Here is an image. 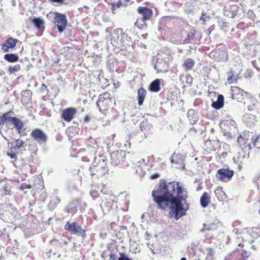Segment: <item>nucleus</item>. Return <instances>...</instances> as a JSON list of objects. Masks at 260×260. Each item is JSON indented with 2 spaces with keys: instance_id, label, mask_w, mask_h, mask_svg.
I'll list each match as a JSON object with an SVG mask.
<instances>
[{
  "instance_id": "a18cd8bd",
  "label": "nucleus",
  "mask_w": 260,
  "mask_h": 260,
  "mask_svg": "<svg viewBox=\"0 0 260 260\" xmlns=\"http://www.w3.org/2000/svg\"><path fill=\"white\" fill-rule=\"evenodd\" d=\"M119 255L120 256L118 257V260H133L126 256L124 253L120 252Z\"/></svg>"
},
{
  "instance_id": "bf43d9fd",
  "label": "nucleus",
  "mask_w": 260,
  "mask_h": 260,
  "mask_svg": "<svg viewBox=\"0 0 260 260\" xmlns=\"http://www.w3.org/2000/svg\"><path fill=\"white\" fill-rule=\"evenodd\" d=\"M90 117H89L88 115H87L85 117V118H84V121L85 122H87L89 121V120L90 119Z\"/></svg>"
},
{
  "instance_id": "bb28decb",
  "label": "nucleus",
  "mask_w": 260,
  "mask_h": 260,
  "mask_svg": "<svg viewBox=\"0 0 260 260\" xmlns=\"http://www.w3.org/2000/svg\"><path fill=\"white\" fill-rule=\"evenodd\" d=\"M31 22L38 29L41 30L44 28V21L40 18H34L31 19Z\"/></svg>"
},
{
  "instance_id": "2eb2a0df",
  "label": "nucleus",
  "mask_w": 260,
  "mask_h": 260,
  "mask_svg": "<svg viewBox=\"0 0 260 260\" xmlns=\"http://www.w3.org/2000/svg\"><path fill=\"white\" fill-rule=\"evenodd\" d=\"M7 120L9 121L16 128L18 133L20 134L23 127V122L16 117H10L7 116Z\"/></svg>"
},
{
  "instance_id": "052dcab7",
  "label": "nucleus",
  "mask_w": 260,
  "mask_h": 260,
  "mask_svg": "<svg viewBox=\"0 0 260 260\" xmlns=\"http://www.w3.org/2000/svg\"><path fill=\"white\" fill-rule=\"evenodd\" d=\"M52 250L50 249L48 252L46 253L47 256L48 258L50 257V254L51 253Z\"/></svg>"
},
{
  "instance_id": "ddd939ff",
  "label": "nucleus",
  "mask_w": 260,
  "mask_h": 260,
  "mask_svg": "<svg viewBox=\"0 0 260 260\" xmlns=\"http://www.w3.org/2000/svg\"><path fill=\"white\" fill-rule=\"evenodd\" d=\"M248 132H244L243 136L240 135L237 138V144L239 146L242 148L243 150H250L252 149L251 144L248 143V139L245 138L246 134H248Z\"/></svg>"
},
{
  "instance_id": "f704fd0d",
  "label": "nucleus",
  "mask_w": 260,
  "mask_h": 260,
  "mask_svg": "<svg viewBox=\"0 0 260 260\" xmlns=\"http://www.w3.org/2000/svg\"><path fill=\"white\" fill-rule=\"evenodd\" d=\"M21 70L20 64H16L14 66H10L8 69V71L9 74H14L16 72H19Z\"/></svg>"
},
{
  "instance_id": "b1692460",
  "label": "nucleus",
  "mask_w": 260,
  "mask_h": 260,
  "mask_svg": "<svg viewBox=\"0 0 260 260\" xmlns=\"http://www.w3.org/2000/svg\"><path fill=\"white\" fill-rule=\"evenodd\" d=\"M224 105V97L222 94H219L217 97V100L216 102H213L211 106L213 108L216 109H219L221 108Z\"/></svg>"
},
{
  "instance_id": "7ed1b4c3",
  "label": "nucleus",
  "mask_w": 260,
  "mask_h": 260,
  "mask_svg": "<svg viewBox=\"0 0 260 260\" xmlns=\"http://www.w3.org/2000/svg\"><path fill=\"white\" fill-rule=\"evenodd\" d=\"M111 43L112 45L118 48L123 49L129 45L131 38L127 34L123 32L121 28H118L114 30L111 35Z\"/></svg>"
},
{
  "instance_id": "4468645a",
  "label": "nucleus",
  "mask_w": 260,
  "mask_h": 260,
  "mask_svg": "<svg viewBox=\"0 0 260 260\" xmlns=\"http://www.w3.org/2000/svg\"><path fill=\"white\" fill-rule=\"evenodd\" d=\"M196 34V30L193 27L188 26L187 29H185L184 44L192 43L195 39Z\"/></svg>"
},
{
  "instance_id": "5fc2aeb1",
  "label": "nucleus",
  "mask_w": 260,
  "mask_h": 260,
  "mask_svg": "<svg viewBox=\"0 0 260 260\" xmlns=\"http://www.w3.org/2000/svg\"><path fill=\"white\" fill-rule=\"evenodd\" d=\"M42 91H44L48 90L47 86L45 84H42L41 87Z\"/></svg>"
},
{
  "instance_id": "72a5a7b5",
  "label": "nucleus",
  "mask_w": 260,
  "mask_h": 260,
  "mask_svg": "<svg viewBox=\"0 0 260 260\" xmlns=\"http://www.w3.org/2000/svg\"><path fill=\"white\" fill-rule=\"evenodd\" d=\"M251 141L253 146L257 149L260 148V135L255 136L254 137L251 138Z\"/></svg>"
},
{
  "instance_id": "412c9836",
  "label": "nucleus",
  "mask_w": 260,
  "mask_h": 260,
  "mask_svg": "<svg viewBox=\"0 0 260 260\" xmlns=\"http://www.w3.org/2000/svg\"><path fill=\"white\" fill-rule=\"evenodd\" d=\"M210 196L208 192H205L200 198V204L203 208H206L210 202Z\"/></svg>"
},
{
  "instance_id": "2f4dec72",
  "label": "nucleus",
  "mask_w": 260,
  "mask_h": 260,
  "mask_svg": "<svg viewBox=\"0 0 260 260\" xmlns=\"http://www.w3.org/2000/svg\"><path fill=\"white\" fill-rule=\"evenodd\" d=\"M4 58L9 62H15L19 60V57L16 54H6L4 55Z\"/></svg>"
},
{
  "instance_id": "423d86ee",
  "label": "nucleus",
  "mask_w": 260,
  "mask_h": 260,
  "mask_svg": "<svg viewBox=\"0 0 260 260\" xmlns=\"http://www.w3.org/2000/svg\"><path fill=\"white\" fill-rule=\"evenodd\" d=\"M100 112H104L109 110L112 105V97L108 92H105L99 96L96 102Z\"/></svg>"
},
{
  "instance_id": "3c124183",
  "label": "nucleus",
  "mask_w": 260,
  "mask_h": 260,
  "mask_svg": "<svg viewBox=\"0 0 260 260\" xmlns=\"http://www.w3.org/2000/svg\"><path fill=\"white\" fill-rule=\"evenodd\" d=\"M159 176H160V175L158 173H154V174H152L151 176L150 179L151 180H154V179L158 178Z\"/></svg>"
},
{
  "instance_id": "a211bd4d",
  "label": "nucleus",
  "mask_w": 260,
  "mask_h": 260,
  "mask_svg": "<svg viewBox=\"0 0 260 260\" xmlns=\"http://www.w3.org/2000/svg\"><path fill=\"white\" fill-rule=\"evenodd\" d=\"M179 80L183 88L192 85L193 78L190 74L181 75L179 77Z\"/></svg>"
},
{
  "instance_id": "f3484780",
  "label": "nucleus",
  "mask_w": 260,
  "mask_h": 260,
  "mask_svg": "<svg viewBox=\"0 0 260 260\" xmlns=\"http://www.w3.org/2000/svg\"><path fill=\"white\" fill-rule=\"evenodd\" d=\"M185 29H181L171 38L172 42L176 44H184Z\"/></svg>"
},
{
  "instance_id": "a878e982",
  "label": "nucleus",
  "mask_w": 260,
  "mask_h": 260,
  "mask_svg": "<svg viewBox=\"0 0 260 260\" xmlns=\"http://www.w3.org/2000/svg\"><path fill=\"white\" fill-rule=\"evenodd\" d=\"M146 90L143 88H140L138 90V104L141 106L143 104V102L146 95Z\"/></svg>"
},
{
  "instance_id": "dca6fc26",
  "label": "nucleus",
  "mask_w": 260,
  "mask_h": 260,
  "mask_svg": "<svg viewBox=\"0 0 260 260\" xmlns=\"http://www.w3.org/2000/svg\"><path fill=\"white\" fill-rule=\"evenodd\" d=\"M231 97L233 100H241L244 96V90L237 86H232Z\"/></svg>"
},
{
  "instance_id": "58836bf2",
  "label": "nucleus",
  "mask_w": 260,
  "mask_h": 260,
  "mask_svg": "<svg viewBox=\"0 0 260 260\" xmlns=\"http://www.w3.org/2000/svg\"><path fill=\"white\" fill-rule=\"evenodd\" d=\"M251 116H250V115L247 114L244 115V117L243 118V120H245V122H246V120L249 118L250 121H248V123H249V124H251L252 123H253L255 121V117L254 115H250Z\"/></svg>"
},
{
  "instance_id": "49530a36",
  "label": "nucleus",
  "mask_w": 260,
  "mask_h": 260,
  "mask_svg": "<svg viewBox=\"0 0 260 260\" xmlns=\"http://www.w3.org/2000/svg\"><path fill=\"white\" fill-rule=\"evenodd\" d=\"M206 256H211L213 257L214 256V252L212 248H207L206 249Z\"/></svg>"
},
{
  "instance_id": "0e129e2a",
  "label": "nucleus",
  "mask_w": 260,
  "mask_h": 260,
  "mask_svg": "<svg viewBox=\"0 0 260 260\" xmlns=\"http://www.w3.org/2000/svg\"><path fill=\"white\" fill-rule=\"evenodd\" d=\"M233 232L235 233L236 234H237L238 232V229L235 228L233 230Z\"/></svg>"
},
{
  "instance_id": "6e6d98bb",
  "label": "nucleus",
  "mask_w": 260,
  "mask_h": 260,
  "mask_svg": "<svg viewBox=\"0 0 260 260\" xmlns=\"http://www.w3.org/2000/svg\"><path fill=\"white\" fill-rule=\"evenodd\" d=\"M8 155L10 157V158L13 159V158H16V155L15 153H9L8 152Z\"/></svg>"
},
{
  "instance_id": "7c9ffc66",
  "label": "nucleus",
  "mask_w": 260,
  "mask_h": 260,
  "mask_svg": "<svg viewBox=\"0 0 260 260\" xmlns=\"http://www.w3.org/2000/svg\"><path fill=\"white\" fill-rule=\"evenodd\" d=\"M60 202V199L57 196L52 198L48 204V208L50 210H53Z\"/></svg>"
},
{
  "instance_id": "5701e85b",
  "label": "nucleus",
  "mask_w": 260,
  "mask_h": 260,
  "mask_svg": "<svg viewBox=\"0 0 260 260\" xmlns=\"http://www.w3.org/2000/svg\"><path fill=\"white\" fill-rule=\"evenodd\" d=\"M195 64L194 60L190 58H187L184 61L182 66L185 71L191 70Z\"/></svg>"
},
{
  "instance_id": "f03ea898",
  "label": "nucleus",
  "mask_w": 260,
  "mask_h": 260,
  "mask_svg": "<svg viewBox=\"0 0 260 260\" xmlns=\"http://www.w3.org/2000/svg\"><path fill=\"white\" fill-rule=\"evenodd\" d=\"M107 160L105 157L102 155L95 157L88 170L90 175L91 176H95L98 178L109 175V169L106 162Z\"/></svg>"
},
{
  "instance_id": "37998d69",
  "label": "nucleus",
  "mask_w": 260,
  "mask_h": 260,
  "mask_svg": "<svg viewBox=\"0 0 260 260\" xmlns=\"http://www.w3.org/2000/svg\"><path fill=\"white\" fill-rule=\"evenodd\" d=\"M90 194L93 199H95L99 197V194L98 191L93 188L90 190Z\"/></svg>"
},
{
  "instance_id": "603ef678",
  "label": "nucleus",
  "mask_w": 260,
  "mask_h": 260,
  "mask_svg": "<svg viewBox=\"0 0 260 260\" xmlns=\"http://www.w3.org/2000/svg\"><path fill=\"white\" fill-rule=\"evenodd\" d=\"M205 13H202V16L201 17L200 20L202 21H203V23L204 24H206V18L205 17H203V16H205Z\"/></svg>"
},
{
  "instance_id": "0eeeda50",
  "label": "nucleus",
  "mask_w": 260,
  "mask_h": 260,
  "mask_svg": "<svg viewBox=\"0 0 260 260\" xmlns=\"http://www.w3.org/2000/svg\"><path fill=\"white\" fill-rule=\"evenodd\" d=\"M64 229L72 234L77 235L83 238L86 236V230L76 222L68 221L64 225Z\"/></svg>"
},
{
  "instance_id": "e2e57ef3",
  "label": "nucleus",
  "mask_w": 260,
  "mask_h": 260,
  "mask_svg": "<svg viewBox=\"0 0 260 260\" xmlns=\"http://www.w3.org/2000/svg\"><path fill=\"white\" fill-rule=\"evenodd\" d=\"M190 132H193L194 134L196 133L197 131L194 129V127H192L190 129Z\"/></svg>"
},
{
  "instance_id": "79ce46f5",
  "label": "nucleus",
  "mask_w": 260,
  "mask_h": 260,
  "mask_svg": "<svg viewBox=\"0 0 260 260\" xmlns=\"http://www.w3.org/2000/svg\"><path fill=\"white\" fill-rule=\"evenodd\" d=\"M78 111V110L75 108H69L65 109L62 114H75Z\"/></svg>"
},
{
  "instance_id": "39448f33",
  "label": "nucleus",
  "mask_w": 260,
  "mask_h": 260,
  "mask_svg": "<svg viewBox=\"0 0 260 260\" xmlns=\"http://www.w3.org/2000/svg\"><path fill=\"white\" fill-rule=\"evenodd\" d=\"M138 13L142 16L141 23L138 19L135 23V25L140 29H143L146 26V21L151 19L153 15L152 10L147 7H139L137 9Z\"/></svg>"
},
{
  "instance_id": "473e14b6",
  "label": "nucleus",
  "mask_w": 260,
  "mask_h": 260,
  "mask_svg": "<svg viewBox=\"0 0 260 260\" xmlns=\"http://www.w3.org/2000/svg\"><path fill=\"white\" fill-rule=\"evenodd\" d=\"M228 82L229 84H232L233 83L237 82V75H234V73L233 70H231L228 73Z\"/></svg>"
},
{
  "instance_id": "c03bdc74",
  "label": "nucleus",
  "mask_w": 260,
  "mask_h": 260,
  "mask_svg": "<svg viewBox=\"0 0 260 260\" xmlns=\"http://www.w3.org/2000/svg\"><path fill=\"white\" fill-rule=\"evenodd\" d=\"M62 118L67 121H71L74 118V115H61Z\"/></svg>"
},
{
  "instance_id": "de8ad7c7",
  "label": "nucleus",
  "mask_w": 260,
  "mask_h": 260,
  "mask_svg": "<svg viewBox=\"0 0 260 260\" xmlns=\"http://www.w3.org/2000/svg\"><path fill=\"white\" fill-rule=\"evenodd\" d=\"M31 187L32 186L30 184L23 183L21 184L20 188L21 190H24L25 189H31Z\"/></svg>"
},
{
  "instance_id": "c85d7f7f",
  "label": "nucleus",
  "mask_w": 260,
  "mask_h": 260,
  "mask_svg": "<svg viewBox=\"0 0 260 260\" xmlns=\"http://www.w3.org/2000/svg\"><path fill=\"white\" fill-rule=\"evenodd\" d=\"M238 253L239 257L237 260H247V258L249 256V252H246L244 250L238 249L237 248L234 251V253Z\"/></svg>"
},
{
  "instance_id": "864d4df0",
  "label": "nucleus",
  "mask_w": 260,
  "mask_h": 260,
  "mask_svg": "<svg viewBox=\"0 0 260 260\" xmlns=\"http://www.w3.org/2000/svg\"><path fill=\"white\" fill-rule=\"evenodd\" d=\"M117 256L116 254L111 253L110 254V259L111 260H116Z\"/></svg>"
},
{
  "instance_id": "20e7f679",
  "label": "nucleus",
  "mask_w": 260,
  "mask_h": 260,
  "mask_svg": "<svg viewBox=\"0 0 260 260\" xmlns=\"http://www.w3.org/2000/svg\"><path fill=\"white\" fill-rule=\"evenodd\" d=\"M47 17L48 19H53L52 22L59 32H62L66 29L68 20L65 14L57 12H50Z\"/></svg>"
},
{
  "instance_id": "c756f323",
  "label": "nucleus",
  "mask_w": 260,
  "mask_h": 260,
  "mask_svg": "<svg viewBox=\"0 0 260 260\" xmlns=\"http://www.w3.org/2000/svg\"><path fill=\"white\" fill-rule=\"evenodd\" d=\"M218 221H216L214 222L207 224L206 223L203 224V227L201 229V232H204L206 230L211 231L215 230L217 228V223Z\"/></svg>"
},
{
  "instance_id": "4d7b16f0",
  "label": "nucleus",
  "mask_w": 260,
  "mask_h": 260,
  "mask_svg": "<svg viewBox=\"0 0 260 260\" xmlns=\"http://www.w3.org/2000/svg\"><path fill=\"white\" fill-rule=\"evenodd\" d=\"M10 192H11L10 190L9 189H8V188L7 186H6L5 188V194L10 195V194H11Z\"/></svg>"
},
{
  "instance_id": "ea45409f",
  "label": "nucleus",
  "mask_w": 260,
  "mask_h": 260,
  "mask_svg": "<svg viewBox=\"0 0 260 260\" xmlns=\"http://www.w3.org/2000/svg\"><path fill=\"white\" fill-rule=\"evenodd\" d=\"M245 158V156H238L237 157H234L233 158V160L235 162H237V163L238 164V167L240 169H241L242 168V165H241V163H242V160Z\"/></svg>"
},
{
  "instance_id": "f257e3e1",
  "label": "nucleus",
  "mask_w": 260,
  "mask_h": 260,
  "mask_svg": "<svg viewBox=\"0 0 260 260\" xmlns=\"http://www.w3.org/2000/svg\"><path fill=\"white\" fill-rule=\"evenodd\" d=\"M152 197L158 208L164 211L169 208L170 215L176 220L186 215L189 209L186 188L179 182L172 181L167 184L165 180H160L158 189L152 191Z\"/></svg>"
},
{
  "instance_id": "c9c22d12",
  "label": "nucleus",
  "mask_w": 260,
  "mask_h": 260,
  "mask_svg": "<svg viewBox=\"0 0 260 260\" xmlns=\"http://www.w3.org/2000/svg\"><path fill=\"white\" fill-rule=\"evenodd\" d=\"M51 243L53 246L55 247L56 250L59 251L62 248V243L58 240H51Z\"/></svg>"
},
{
  "instance_id": "6ab92c4d",
  "label": "nucleus",
  "mask_w": 260,
  "mask_h": 260,
  "mask_svg": "<svg viewBox=\"0 0 260 260\" xmlns=\"http://www.w3.org/2000/svg\"><path fill=\"white\" fill-rule=\"evenodd\" d=\"M21 101L23 105H27L31 103L32 92L30 90L26 89L21 92Z\"/></svg>"
},
{
  "instance_id": "9d476101",
  "label": "nucleus",
  "mask_w": 260,
  "mask_h": 260,
  "mask_svg": "<svg viewBox=\"0 0 260 260\" xmlns=\"http://www.w3.org/2000/svg\"><path fill=\"white\" fill-rule=\"evenodd\" d=\"M30 136L39 143H46L48 138L47 135L40 128H36L32 131Z\"/></svg>"
},
{
  "instance_id": "f8f14e48",
  "label": "nucleus",
  "mask_w": 260,
  "mask_h": 260,
  "mask_svg": "<svg viewBox=\"0 0 260 260\" xmlns=\"http://www.w3.org/2000/svg\"><path fill=\"white\" fill-rule=\"evenodd\" d=\"M171 162L177 165L176 168L179 169H185V156L180 154L174 153L170 158Z\"/></svg>"
},
{
  "instance_id": "680f3d73",
  "label": "nucleus",
  "mask_w": 260,
  "mask_h": 260,
  "mask_svg": "<svg viewBox=\"0 0 260 260\" xmlns=\"http://www.w3.org/2000/svg\"><path fill=\"white\" fill-rule=\"evenodd\" d=\"M214 258L211 256H206L205 260H213Z\"/></svg>"
},
{
  "instance_id": "aec40b11",
  "label": "nucleus",
  "mask_w": 260,
  "mask_h": 260,
  "mask_svg": "<svg viewBox=\"0 0 260 260\" xmlns=\"http://www.w3.org/2000/svg\"><path fill=\"white\" fill-rule=\"evenodd\" d=\"M154 68L157 70V72L164 73L168 71V64L162 60H157L155 66Z\"/></svg>"
},
{
  "instance_id": "9b49d317",
  "label": "nucleus",
  "mask_w": 260,
  "mask_h": 260,
  "mask_svg": "<svg viewBox=\"0 0 260 260\" xmlns=\"http://www.w3.org/2000/svg\"><path fill=\"white\" fill-rule=\"evenodd\" d=\"M19 42L17 39H14L12 37H9L7 39L2 45L1 49L4 52H8L10 49H14Z\"/></svg>"
},
{
  "instance_id": "09e8293b",
  "label": "nucleus",
  "mask_w": 260,
  "mask_h": 260,
  "mask_svg": "<svg viewBox=\"0 0 260 260\" xmlns=\"http://www.w3.org/2000/svg\"><path fill=\"white\" fill-rule=\"evenodd\" d=\"M107 191H105L104 189L101 190V193L102 194V196H104L105 197H107L108 198H110L111 196V193L110 192H107Z\"/></svg>"
},
{
  "instance_id": "4be33fe9",
  "label": "nucleus",
  "mask_w": 260,
  "mask_h": 260,
  "mask_svg": "<svg viewBox=\"0 0 260 260\" xmlns=\"http://www.w3.org/2000/svg\"><path fill=\"white\" fill-rule=\"evenodd\" d=\"M102 203L100 204V207L103 212L105 211H109L111 207L110 203L108 201L110 198L101 196Z\"/></svg>"
},
{
  "instance_id": "393cba45",
  "label": "nucleus",
  "mask_w": 260,
  "mask_h": 260,
  "mask_svg": "<svg viewBox=\"0 0 260 260\" xmlns=\"http://www.w3.org/2000/svg\"><path fill=\"white\" fill-rule=\"evenodd\" d=\"M141 131L144 132L145 137L146 138L149 133H151V126L147 124V122L143 121L140 125Z\"/></svg>"
},
{
  "instance_id": "6e6552de",
  "label": "nucleus",
  "mask_w": 260,
  "mask_h": 260,
  "mask_svg": "<svg viewBox=\"0 0 260 260\" xmlns=\"http://www.w3.org/2000/svg\"><path fill=\"white\" fill-rule=\"evenodd\" d=\"M126 151L118 150L111 153V164L116 166L125 160Z\"/></svg>"
},
{
  "instance_id": "a19ab883",
  "label": "nucleus",
  "mask_w": 260,
  "mask_h": 260,
  "mask_svg": "<svg viewBox=\"0 0 260 260\" xmlns=\"http://www.w3.org/2000/svg\"><path fill=\"white\" fill-rule=\"evenodd\" d=\"M13 145L16 149H20L23 146L24 142L20 139H17L14 141Z\"/></svg>"
},
{
  "instance_id": "69168bd1",
  "label": "nucleus",
  "mask_w": 260,
  "mask_h": 260,
  "mask_svg": "<svg viewBox=\"0 0 260 260\" xmlns=\"http://www.w3.org/2000/svg\"><path fill=\"white\" fill-rule=\"evenodd\" d=\"M214 25H213L211 26L209 28V29H210V30H213V29H214Z\"/></svg>"
},
{
  "instance_id": "e433bc0d",
  "label": "nucleus",
  "mask_w": 260,
  "mask_h": 260,
  "mask_svg": "<svg viewBox=\"0 0 260 260\" xmlns=\"http://www.w3.org/2000/svg\"><path fill=\"white\" fill-rule=\"evenodd\" d=\"M132 3L131 0H119L116 4L117 7L127 6Z\"/></svg>"
},
{
  "instance_id": "338daca9",
  "label": "nucleus",
  "mask_w": 260,
  "mask_h": 260,
  "mask_svg": "<svg viewBox=\"0 0 260 260\" xmlns=\"http://www.w3.org/2000/svg\"><path fill=\"white\" fill-rule=\"evenodd\" d=\"M12 110H10V111L6 112L4 113V114H11V113H12Z\"/></svg>"
},
{
  "instance_id": "774afa93",
  "label": "nucleus",
  "mask_w": 260,
  "mask_h": 260,
  "mask_svg": "<svg viewBox=\"0 0 260 260\" xmlns=\"http://www.w3.org/2000/svg\"><path fill=\"white\" fill-rule=\"evenodd\" d=\"M180 260H187V259L185 257H182V258L180 259Z\"/></svg>"
},
{
  "instance_id": "8fccbe9b",
  "label": "nucleus",
  "mask_w": 260,
  "mask_h": 260,
  "mask_svg": "<svg viewBox=\"0 0 260 260\" xmlns=\"http://www.w3.org/2000/svg\"><path fill=\"white\" fill-rule=\"evenodd\" d=\"M7 115H2L0 116V125L7 120Z\"/></svg>"
},
{
  "instance_id": "cd10ccee",
  "label": "nucleus",
  "mask_w": 260,
  "mask_h": 260,
  "mask_svg": "<svg viewBox=\"0 0 260 260\" xmlns=\"http://www.w3.org/2000/svg\"><path fill=\"white\" fill-rule=\"evenodd\" d=\"M149 90L152 92H158L160 90V81L159 79L154 80L150 84L149 86Z\"/></svg>"
},
{
  "instance_id": "13d9d810",
  "label": "nucleus",
  "mask_w": 260,
  "mask_h": 260,
  "mask_svg": "<svg viewBox=\"0 0 260 260\" xmlns=\"http://www.w3.org/2000/svg\"><path fill=\"white\" fill-rule=\"evenodd\" d=\"M52 2L62 4L64 0H50Z\"/></svg>"
},
{
  "instance_id": "1a4fd4ad",
  "label": "nucleus",
  "mask_w": 260,
  "mask_h": 260,
  "mask_svg": "<svg viewBox=\"0 0 260 260\" xmlns=\"http://www.w3.org/2000/svg\"><path fill=\"white\" fill-rule=\"evenodd\" d=\"M234 171L229 169L221 168L217 171L216 177L220 181L227 182L233 177Z\"/></svg>"
},
{
  "instance_id": "4c0bfd02",
  "label": "nucleus",
  "mask_w": 260,
  "mask_h": 260,
  "mask_svg": "<svg viewBox=\"0 0 260 260\" xmlns=\"http://www.w3.org/2000/svg\"><path fill=\"white\" fill-rule=\"evenodd\" d=\"M191 124H194L198 121L199 118L197 115H187Z\"/></svg>"
}]
</instances>
